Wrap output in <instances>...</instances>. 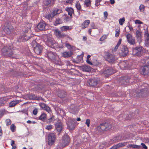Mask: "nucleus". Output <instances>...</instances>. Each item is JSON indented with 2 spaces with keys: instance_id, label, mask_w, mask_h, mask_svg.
<instances>
[{
  "instance_id": "nucleus-1",
  "label": "nucleus",
  "mask_w": 149,
  "mask_h": 149,
  "mask_svg": "<svg viewBox=\"0 0 149 149\" xmlns=\"http://www.w3.org/2000/svg\"><path fill=\"white\" fill-rule=\"evenodd\" d=\"M17 50H14L12 49L11 47L6 46L4 47L2 49V54L3 55L7 57H12L16 58L18 54L16 53Z\"/></svg>"
},
{
  "instance_id": "nucleus-2",
  "label": "nucleus",
  "mask_w": 149,
  "mask_h": 149,
  "mask_svg": "<svg viewBox=\"0 0 149 149\" xmlns=\"http://www.w3.org/2000/svg\"><path fill=\"white\" fill-rule=\"evenodd\" d=\"M46 44L52 48H56L58 49H62L63 46H59L58 43L54 40V39L50 36H47L45 41Z\"/></svg>"
},
{
  "instance_id": "nucleus-3",
  "label": "nucleus",
  "mask_w": 149,
  "mask_h": 149,
  "mask_svg": "<svg viewBox=\"0 0 149 149\" xmlns=\"http://www.w3.org/2000/svg\"><path fill=\"white\" fill-rule=\"evenodd\" d=\"M111 127V126L109 123L105 122L102 123L98 126L96 129V130L97 133H99L104 131L109 130Z\"/></svg>"
},
{
  "instance_id": "nucleus-4",
  "label": "nucleus",
  "mask_w": 149,
  "mask_h": 149,
  "mask_svg": "<svg viewBox=\"0 0 149 149\" xmlns=\"http://www.w3.org/2000/svg\"><path fill=\"white\" fill-rule=\"evenodd\" d=\"M46 56L49 58L54 62L55 63H58L60 61V59L57 54L54 52L51 51H48L46 54Z\"/></svg>"
},
{
  "instance_id": "nucleus-5",
  "label": "nucleus",
  "mask_w": 149,
  "mask_h": 149,
  "mask_svg": "<svg viewBox=\"0 0 149 149\" xmlns=\"http://www.w3.org/2000/svg\"><path fill=\"white\" fill-rule=\"evenodd\" d=\"M136 96L139 97H143L149 95V89L147 88H142L138 90L136 92Z\"/></svg>"
},
{
  "instance_id": "nucleus-6",
  "label": "nucleus",
  "mask_w": 149,
  "mask_h": 149,
  "mask_svg": "<svg viewBox=\"0 0 149 149\" xmlns=\"http://www.w3.org/2000/svg\"><path fill=\"white\" fill-rule=\"evenodd\" d=\"M144 48L142 46L136 47L132 49L133 54L134 55L141 56L143 53Z\"/></svg>"
},
{
  "instance_id": "nucleus-7",
  "label": "nucleus",
  "mask_w": 149,
  "mask_h": 149,
  "mask_svg": "<svg viewBox=\"0 0 149 149\" xmlns=\"http://www.w3.org/2000/svg\"><path fill=\"white\" fill-rule=\"evenodd\" d=\"M13 26L9 23H7L3 28L2 34L4 35L5 33L10 34L13 30Z\"/></svg>"
},
{
  "instance_id": "nucleus-8",
  "label": "nucleus",
  "mask_w": 149,
  "mask_h": 149,
  "mask_svg": "<svg viewBox=\"0 0 149 149\" xmlns=\"http://www.w3.org/2000/svg\"><path fill=\"white\" fill-rule=\"evenodd\" d=\"M99 82V79L97 78L90 79L87 81L89 85L91 87H95Z\"/></svg>"
},
{
  "instance_id": "nucleus-9",
  "label": "nucleus",
  "mask_w": 149,
  "mask_h": 149,
  "mask_svg": "<svg viewBox=\"0 0 149 149\" xmlns=\"http://www.w3.org/2000/svg\"><path fill=\"white\" fill-rule=\"evenodd\" d=\"M70 142V138L68 136L64 135L62 137V139L60 142L63 147H65L68 145Z\"/></svg>"
},
{
  "instance_id": "nucleus-10",
  "label": "nucleus",
  "mask_w": 149,
  "mask_h": 149,
  "mask_svg": "<svg viewBox=\"0 0 149 149\" xmlns=\"http://www.w3.org/2000/svg\"><path fill=\"white\" fill-rule=\"evenodd\" d=\"M115 71L112 67H106L105 70L103 72V74L106 75V76L115 73Z\"/></svg>"
},
{
  "instance_id": "nucleus-11",
  "label": "nucleus",
  "mask_w": 149,
  "mask_h": 149,
  "mask_svg": "<svg viewBox=\"0 0 149 149\" xmlns=\"http://www.w3.org/2000/svg\"><path fill=\"white\" fill-rule=\"evenodd\" d=\"M117 59L115 55L109 53L107 55L106 60L109 63H113Z\"/></svg>"
},
{
  "instance_id": "nucleus-12",
  "label": "nucleus",
  "mask_w": 149,
  "mask_h": 149,
  "mask_svg": "<svg viewBox=\"0 0 149 149\" xmlns=\"http://www.w3.org/2000/svg\"><path fill=\"white\" fill-rule=\"evenodd\" d=\"M128 52V48L125 45L121 46V49L119 52L121 56H127Z\"/></svg>"
},
{
  "instance_id": "nucleus-13",
  "label": "nucleus",
  "mask_w": 149,
  "mask_h": 149,
  "mask_svg": "<svg viewBox=\"0 0 149 149\" xmlns=\"http://www.w3.org/2000/svg\"><path fill=\"white\" fill-rule=\"evenodd\" d=\"M55 134L52 133L49 134L48 136V144L50 146L52 145L56 139Z\"/></svg>"
},
{
  "instance_id": "nucleus-14",
  "label": "nucleus",
  "mask_w": 149,
  "mask_h": 149,
  "mask_svg": "<svg viewBox=\"0 0 149 149\" xmlns=\"http://www.w3.org/2000/svg\"><path fill=\"white\" fill-rule=\"evenodd\" d=\"M127 41L128 43L131 45H134L136 44L135 39L134 37H133L132 35L128 33L126 35Z\"/></svg>"
},
{
  "instance_id": "nucleus-15",
  "label": "nucleus",
  "mask_w": 149,
  "mask_h": 149,
  "mask_svg": "<svg viewBox=\"0 0 149 149\" xmlns=\"http://www.w3.org/2000/svg\"><path fill=\"white\" fill-rule=\"evenodd\" d=\"M130 79L128 76H125L121 77L119 79V82L121 85L126 84L128 83Z\"/></svg>"
},
{
  "instance_id": "nucleus-16",
  "label": "nucleus",
  "mask_w": 149,
  "mask_h": 149,
  "mask_svg": "<svg viewBox=\"0 0 149 149\" xmlns=\"http://www.w3.org/2000/svg\"><path fill=\"white\" fill-rule=\"evenodd\" d=\"M55 129L58 133L59 135L61 133L63 129V125L62 123L59 121L57 122L55 124Z\"/></svg>"
},
{
  "instance_id": "nucleus-17",
  "label": "nucleus",
  "mask_w": 149,
  "mask_h": 149,
  "mask_svg": "<svg viewBox=\"0 0 149 149\" xmlns=\"http://www.w3.org/2000/svg\"><path fill=\"white\" fill-rule=\"evenodd\" d=\"M141 73L144 75H147L149 74V65H145L140 69Z\"/></svg>"
},
{
  "instance_id": "nucleus-18",
  "label": "nucleus",
  "mask_w": 149,
  "mask_h": 149,
  "mask_svg": "<svg viewBox=\"0 0 149 149\" xmlns=\"http://www.w3.org/2000/svg\"><path fill=\"white\" fill-rule=\"evenodd\" d=\"M122 139V136L120 135H118L113 138L108 142V145H110L113 143L121 141Z\"/></svg>"
},
{
  "instance_id": "nucleus-19",
  "label": "nucleus",
  "mask_w": 149,
  "mask_h": 149,
  "mask_svg": "<svg viewBox=\"0 0 149 149\" xmlns=\"http://www.w3.org/2000/svg\"><path fill=\"white\" fill-rule=\"evenodd\" d=\"M47 24L45 22H40L37 26V28L40 31H44L47 29Z\"/></svg>"
},
{
  "instance_id": "nucleus-20",
  "label": "nucleus",
  "mask_w": 149,
  "mask_h": 149,
  "mask_svg": "<svg viewBox=\"0 0 149 149\" xmlns=\"http://www.w3.org/2000/svg\"><path fill=\"white\" fill-rule=\"evenodd\" d=\"M43 48L42 46L38 45V46H36L33 48L34 52L38 55H40L42 53Z\"/></svg>"
},
{
  "instance_id": "nucleus-21",
  "label": "nucleus",
  "mask_w": 149,
  "mask_h": 149,
  "mask_svg": "<svg viewBox=\"0 0 149 149\" xmlns=\"http://www.w3.org/2000/svg\"><path fill=\"white\" fill-rule=\"evenodd\" d=\"M144 35L145 37V46L148 47L149 46V34L147 31H145Z\"/></svg>"
},
{
  "instance_id": "nucleus-22",
  "label": "nucleus",
  "mask_w": 149,
  "mask_h": 149,
  "mask_svg": "<svg viewBox=\"0 0 149 149\" xmlns=\"http://www.w3.org/2000/svg\"><path fill=\"white\" fill-rule=\"evenodd\" d=\"M28 33H23V35L21 37V38L23 42L27 41L29 39L30 40H32L33 38L28 36Z\"/></svg>"
},
{
  "instance_id": "nucleus-23",
  "label": "nucleus",
  "mask_w": 149,
  "mask_h": 149,
  "mask_svg": "<svg viewBox=\"0 0 149 149\" xmlns=\"http://www.w3.org/2000/svg\"><path fill=\"white\" fill-rule=\"evenodd\" d=\"M80 70L84 72H89L91 71V68L88 65H85L80 67Z\"/></svg>"
},
{
  "instance_id": "nucleus-24",
  "label": "nucleus",
  "mask_w": 149,
  "mask_h": 149,
  "mask_svg": "<svg viewBox=\"0 0 149 149\" xmlns=\"http://www.w3.org/2000/svg\"><path fill=\"white\" fill-rule=\"evenodd\" d=\"M40 107L42 109L46 110L49 113L51 110L50 108L46 104L44 103H41L40 105Z\"/></svg>"
},
{
  "instance_id": "nucleus-25",
  "label": "nucleus",
  "mask_w": 149,
  "mask_h": 149,
  "mask_svg": "<svg viewBox=\"0 0 149 149\" xmlns=\"http://www.w3.org/2000/svg\"><path fill=\"white\" fill-rule=\"evenodd\" d=\"M40 107L42 109L46 110L49 113L51 110L50 108L46 104L44 103H41L40 105Z\"/></svg>"
},
{
  "instance_id": "nucleus-26",
  "label": "nucleus",
  "mask_w": 149,
  "mask_h": 149,
  "mask_svg": "<svg viewBox=\"0 0 149 149\" xmlns=\"http://www.w3.org/2000/svg\"><path fill=\"white\" fill-rule=\"evenodd\" d=\"M40 107L42 109L46 110L49 113L51 110L50 108L46 104L44 103H41L40 105Z\"/></svg>"
},
{
  "instance_id": "nucleus-27",
  "label": "nucleus",
  "mask_w": 149,
  "mask_h": 149,
  "mask_svg": "<svg viewBox=\"0 0 149 149\" xmlns=\"http://www.w3.org/2000/svg\"><path fill=\"white\" fill-rule=\"evenodd\" d=\"M127 143V142H124L118 143L115 145L114 146H112L110 149H117L119 147H121L125 146V144Z\"/></svg>"
},
{
  "instance_id": "nucleus-28",
  "label": "nucleus",
  "mask_w": 149,
  "mask_h": 149,
  "mask_svg": "<svg viewBox=\"0 0 149 149\" xmlns=\"http://www.w3.org/2000/svg\"><path fill=\"white\" fill-rule=\"evenodd\" d=\"M73 54V52L71 51L65 52L62 54V56L64 57L68 58L70 57Z\"/></svg>"
},
{
  "instance_id": "nucleus-29",
  "label": "nucleus",
  "mask_w": 149,
  "mask_h": 149,
  "mask_svg": "<svg viewBox=\"0 0 149 149\" xmlns=\"http://www.w3.org/2000/svg\"><path fill=\"white\" fill-rule=\"evenodd\" d=\"M28 97L30 99L33 100H39L41 98V97H37L35 95L32 94H29Z\"/></svg>"
},
{
  "instance_id": "nucleus-30",
  "label": "nucleus",
  "mask_w": 149,
  "mask_h": 149,
  "mask_svg": "<svg viewBox=\"0 0 149 149\" xmlns=\"http://www.w3.org/2000/svg\"><path fill=\"white\" fill-rule=\"evenodd\" d=\"M83 56L82 55H78L76 59H73V61L76 63H78L82 61Z\"/></svg>"
},
{
  "instance_id": "nucleus-31",
  "label": "nucleus",
  "mask_w": 149,
  "mask_h": 149,
  "mask_svg": "<svg viewBox=\"0 0 149 149\" xmlns=\"http://www.w3.org/2000/svg\"><path fill=\"white\" fill-rule=\"evenodd\" d=\"M66 10L68 12V15L71 18L72 16V14L74 13L73 9L71 7H68L67 8Z\"/></svg>"
},
{
  "instance_id": "nucleus-32",
  "label": "nucleus",
  "mask_w": 149,
  "mask_h": 149,
  "mask_svg": "<svg viewBox=\"0 0 149 149\" xmlns=\"http://www.w3.org/2000/svg\"><path fill=\"white\" fill-rule=\"evenodd\" d=\"M66 95V92L63 90L59 91L58 94V96L61 98L65 97Z\"/></svg>"
},
{
  "instance_id": "nucleus-33",
  "label": "nucleus",
  "mask_w": 149,
  "mask_h": 149,
  "mask_svg": "<svg viewBox=\"0 0 149 149\" xmlns=\"http://www.w3.org/2000/svg\"><path fill=\"white\" fill-rule=\"evenodd\" d=\"M136 33V37L138 41H141V39L142 38V36L141 35V32L138 30H137Z\"/></svg>"
},
{
  "instance_id": "nucleus-34",
  "label": "nucleus",
  "mask_w": 149,
  "mask_h": 149,
  "mask_svg": "<svg viewBox=\"0 0 149 149\" xmlns=\"http://www.w3.org/2000/svg\"><path fill=\"white\" fill-rule=\"evenodd\" d=\"M19 102L17 100H15L14 101L11 102L9 104V107H13L15 106Z\"/></svg>"
},
{
  "instance_id": "nucleus-35",
  "label": "nucleus",
  "mask_w": 149,
  "mask_h": 149,
  "mask_svg": "<svg viewBox=\"0 0 149 149\" xmlns=\"http://www.w3.org/2000/svg\"><path fill=\"white\" fill-rule=\"evenodd\" d=\"M90 23V21L89 20H86L82 24V26L83 28H85L88 27Z\"/></svg>"
},
{
  "instance_id": "nucleus-36",
  "label": "nucleus",
  "mask_w": 149,
  "mask_h": 149,
  "mask_svg": "<svg viewBox=\"0 0 149 149\" xmlns=\"http://www.w3.org/2000/svg\"><path fill=\"white\" fill-rule=\"evenodd\" d=\"M46 115L45 113H42L39 117V119L43 121H45L46 119Z\"/></svg>"
},
{
  "instance_id": "nucleus-37",
  "label": "nucleus",
  "mask_w": 149,
  "mask_h": 149,
  "mask_svg": "<svg viewBox=\"0 0 149 149\" xmlns=\"http://www.w3.org/2000/svg\"><path fill=\"white\" fill-rule=\"evenodd\" d=\"M122 63L124 65V67H123V68H124L123 69H124L128 70L130 69V65H128L127 63L123 62Z\"/></svg>"
},
{
  "instance_id": "nucleus-38",
  "label": "nucleus",
  "mask_w": 149,
  "mask_h": 149,
  "mask_svg": "<svg viewBox=\"0 0 149 149\" xmlns=\"http://www.w3.org/2000/svg\"><path fill=\"white\" fill-rule=\"evenodd\" d=\"M32 40H31L32 41V42L30 44H31V46L33 47V48H34V47H35L36 46H38V45H39V44L37 43L33 39V38Z\"/></svg>"
},
{
  "instance_id": "nucleus-39",
  "label": "nucleus",
  "mask_w": 149,
  "mask_h": 149,
  "mask_svg": "<svg viewBox=\"0 0 149 149\" xmlns=\"http://www.w3.org/2000/svg\"><path fill=\"white\" fill-rule=\"evenodd\" d=\"M69 28L68 26H63L61 28V29L62 31H65L68 30Z\"/></svg>"
},
{
  "instance_id": "nucleus-40",
  "label": "nucleus",
  "mask_w": 149,
  "mask_h": 149,
  "mask_svg": "<svg viewBox=\"0 0 149 149\" xmlns=\"http://www.w3.org/2000/svg\"><path fill=\"white\" fill-rule=\"evenodd\" d=\"M75 7L78 10H80L81 9V6L80 3L78 2L76 4Z\"/></svg>"
},
{
  "instance_id": "nucleus-41",
  "label": "nucleus",
  "mask_w": 149,
  "mask_h": 149,
  "mask_svg": "<svg viewBox=\"0 0 149 149\" xmlns=\"http://www.w3.org/2000/svg\"><path fill=\"white\" fill-rule=\"evenodd\" d=\"M62 23L60 19L59 18H57L56 19L55 23L54 24L55 26H57L58 24H60Z\"/></svg>"
},
{
  "instance_id": "nucleus-42",
  "label": "nucleus",
  "mask_w": 149,
  "mask_h": 149,
  "mask_svg": "<svg viewBox=\"0 0 149 149\" xmlns=\"http://www.w3.org/2000/svg\"><path fill=\"white\" fill-rule=\"evenodd\" d=\"M84 3L86 5L87 7L89 6L91 4L90 0H85Z\"/></svg>"
},
{
  "instance_id": "nucleus-43",
  "label": "nucleus",
  "mask_w": 149,
  "mask_h": 149,
  "mask_svg": "<svg viewBox=\"0 0 149 149\" xmlns=\"http://www.w3.org/2000/svg\"><path fill=\"white\" fill-rule=\"evenodd\" d=\"M68 125L69 128L70 130H73L74 128V123L71 124L70 123L68 124Z\"/></svg>"
},
{
  "instance_id": "nucleus-44",
  "label": "nucleus",
  "mask_w": 149,
  "mask_h": 149,
  "mask_svg": "<svg viewBox=\"0 0 149 149\" xmlns=\"http://www.w3.org/2000/svg\"><path fill=\"white\" fill-rule=\"evenodd\" d=\"M54 33L55 35L58 37H59L61 32L58 30V29H56L54 31Z\"/></svg>"
},
{
  "instance_id": "nucleus-45",
  "label": "nucleus",
  "mask_w": 149,
  "mask_h": 149,
  "mask_svg": "<svg viewBox=\"0 0 149 149\" xmlns=\"http://www.w3.org/2000/svg\"><path fill=\"white\" fill-rule=\"evenodd\" d=\"M53 15H52V13L47 15L45 16V17L48 19H50L51 18H53Z\"/></svg>"
},
{
  "instance_id": "nucleus-46",
  "label": "nucleus",
  "mask_w": 149,
  "mask_h": 149,
  "mask_svg": "<svg viewBox=\"0 0 149 149\" xmlns=\"http://www.w3.org/2000/svg\"><path fill=\"white\" fill-rule=\"evenodd\" d=\"M133 148L137 149H142L141 148V146L140 145H133Z\"/></svg>"
},
{
  "instance_id": "nucleus-47",
  "label": "nucleus",
  "mask_w": 149,
  "mask_h": 149,
  "mask_svg": "<svg viewBox=\"0 0 149 149\" xmlns=\"http://www.w3.org/2000/svg\"><path fill=\"white\" fill-rule=\"evenodd\" d=\"M125 21V19L124 17L123 18H121L119 20V23L121 25H122L123 24V23Z\"/></svg>"
},
{
  "instance_id": "nucleus-48",
  "label": "nucleus",
  "mask_w": 149,
  "mask_h": 149,
  "mask_svg": "<svg viewBox=\"0 0 149 149\" xmlns=\"http://www.w3.org/2000/svg\"><path fill=\"white\" fill-rule=\"evenodd\" d=\"M53 126L51 125H47L45 127L46 129L49 130H51Z\"/></svg>"
},
{
  "instance_id": "nucleus-49",
  "label": "nucleus",
  "mask_w": 149,
  "mask_h": 149,
  "mask_svg": "<svg viewBox=\"0 0 149 149\" xmlns=\"http://www.w3.org/2000/svg\"><path fill=\"white\" fill-rule=\"evenodd\" d=\"M58 10V9L56 10H54L53 11V12L52 13V15H53V17H54L55 15H56L57 14H58L57 12Z\"/></svg>"
},
{
  "instance_id": "nucleus-50",
  "label": "nucleus",
  "mask_w": 149,
  "mask_h": 149,
  "mask_svg": "<svg viewBox=\"0 0 149 149\" xmlns=\"http://www.w3.org/2000/svg\"><path fill=\"white\" fill-rule=\"evenodd\" d=\"M6 125H10L11 123V120L9 119H7L6 121Z\"/></svg>"
},
{
  "instance_id": "nucleus-51",
  "label": "nucleus",
  "mask_w": 149,
  "mask_h": 149,
  "mask_svg": "<svg viewBox=\"0 0 149 149\" xmlns=\"http://www.w3.org/2000/svg\"><path fill=\"white\" fill-rule=\"evenodd\" d=\"M10 129H11V131L13 132H14L15 129V125L13 124H12L11 126H10Z\"/></svg>"
},
{
  "instance_id": "nucleus-52",
  "label": "nucleus",
  "mask_w": 149,
  "mask_h": 149,
  "mask_svg": "<svg viewBox=\"0 0 149 149\" xmlns=\"http://www.w3.org/2000/svg\"><path fill=\"white\" fill-rule=\"evenodd\" d=\"M141 148H143V149H147L148 147L145 145V144L143 143H141Z\"/></svg>"
},
{
  "instance_id": "nucleus-53",
  "label": "nucleus",
  "mask_w": 149,
  "mask_h": 149,
  "mask_svg": "<svg viewBox=\"0 0 149 149\" xmlns=\"http://www.w3.org/2000/svg\"><path fill=\"white\" fill-rule=\"evenodd\" d=\"M120 31L119 30H118V31H116V34L115 35L116 37H118L119 36L120 34Z\"/></svg>"
},
{
  "instance_id": "nucleus-54",
  "label": "nucleus",
  "mask_w": 149,
  "mask_h": 149,
  "mask_svg": "<svg viewBox=\"0 0 149 149\" xmlns=\"http://www.w3.org/2000/svg\"><path fill=\"white\" fill-rule=\"evenodd\" d=\"M38 112V109L36 108H35V109L33 111V113L34 115H36Z\"/></svg>"
},
{
  "instance_id": "nucleus-55",
  "label": "nucleus",
  "mask_w": 149,
  "mask_h": 149,
  "mask_svg": "<svg viewBox=\"0 0 149 149\" xmlns=\"http://www.w3.org/2000/svg\"><path fill=\"white\" fill-rule=\"evenodd\" d=\"M107 36L106 35H103L100 39V41H102L106 38Z\"/></svg>"
},
{
  "instance_id": "nucleus-56",
  "label": "nucleus",
  "mask_w": 149,
  "mask_h": 149,
  "mask_svg": "<svg viewBox=\"0 0 149 149\" xmlns=\"http://www.w3.org/2000/svg\"><path fill=\"white\" fill-rule=\"evenodd\" d=\"M90 123V120L89 119H87L86 121V124L88 127H89V124Z\"/></svg>"
},
{
  "instance_id": "nucleus-57",
  "label": "nucleus",
  "mask_w": 149,
  "mask_h": 149,
  "mask_svg": "<svg viewBox=\"0 0 149 149\" xmlns=\"http://www.w3.org/2000/svg\"><path fill=\"white\" fill-rule=\"evenodd\" d=\"M53 117V116H52L51 118H50L49 119H48L47 121V123H51V122H52L53 120V119H52Z\"/></svg>"
},
{
  "instance_id": "nucleus-58",
  "label": "nucleus",
  "mask_w": 149,
  "mask_h": 149,
  "mask_svg": "<svg viewBox=\"0 0 149 149\" xmlns=\"http://www.w3.org/2000/svg\"><path fill=\"white\" fill-rule=\"evenodd\" d=\"M135 23L136 24H142L143 22L139 20H136L135 21Z\"/></svg>"
},
{
  "instance_id": "nucleus-59",
  "label": "nucleus",
  "mask_w": 149,
  "mask_h": 149,
  "mask_svg": "<svg viewBox=\"0 0 149 149\" xmlns=\"http://www.w3.org/2000/svg\"><path fill=\"white\" fill-rule=\"evenodd\" d=\"M4 100L3 99H0V106H2L4 104Z\"/></svg>"
},
{
  "instance_id": "nucleus-60",
  "label": "nucleus",
  "mask_w": 149,
  "mask_h": 149,
  "mask_svg": "<svg viewBox=\"0 0 149 149\" xmlns=\"http://www.w3.org/2000/svg\"><path fill=\"white\" fill-rule=\"evenodd\" d=\"M124 93H120V92H119V93H118V94H117V96H119V97H123V95H124Z\"/></svg>"
},
{
  "instance_id": "nucleus-61",
  "label": "nucleus",
  "mask_w": 149,
  "mask_h": 149,
  "mask_svg": "<svg viewBox=\"0 0 149 149\" xmlns=\"http://www.w3.org/2000/svg\"><path fill=\"white\" fill-rule=\"evenodd\" d=\"M51 2V1L50 0L46 1L45 2V4L46 5L48 6L50 3Z\"/></svg>"
},
{
  "instance_id": "nucleus-62",
  "label": "nucleus",
  "mask_w": 149,
  "mask_h": 149,
  "mask_svg": "<svg viewBox=\"0 0 149 149\" xmlns=\"http://www.w3.org/2000/svg\"><path fill=\"white\" fill-rule=\"evenodd\" d=\"M66 35L65 34L62 33L61 32L59 36L60 38H64L65 37Z\"/></svg>"
},
{
  "instance_id": "nucleus-63",
  "label": "nucleus",
  "mask_w": 149,
  "mask_h": 149,
  "mask_svg": "<svg viewBox=\"0 0 149 149\" xmlns=\"http://www.w3.org/2000/svg\"><path fill=\"white\" fill-rule=\"evenodd\" d=\"M28 29H25V28H23L22 29V31L23 32H24V33H27L28 31Z\"/></svg>"
},
{
  "instance_id": "nucleus-64",
  "label": "nucleus",
  "mask_w": 149,
  "mask_h": 149,
  "mask_svg": "<svg viewBox=\"0 0 149 149\" xmlns=\"http://www.w3.org/2000/svg\"><path fill=\"white\" fill-rule=\"evenodd\" d=\"M144 8V6L143 5H141L139 6V9L141 11Z\"/></svg>"
}]
</instances>
